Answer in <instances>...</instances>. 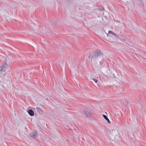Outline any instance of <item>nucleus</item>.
I'll return each instance as SVG.
<instances>
[{"label":"nucleus","mask_w":146,"mask_h":146,"mask_svg":"<svg viewBox=\"0 0 146 146\" xmlns=\"http://www.w3.org/2000/svg\"><path fill=\"white\" fill-rule=\"evenodd\" d=\"M94 56H92L91 58V61L92 62L93 60L94 61H96L98 58L100 57L101 55H102V53L101 51L98 49L97 50L94 52Z\"/></svg>","instance_id":"1"},{"label":"nucleus","mask_w":146,"mask_h":146,"mask_svg":"<svg viewBox=\"0 0 146 146\" xmlns=\"http://www.w3.org/2000/svg\"><path fill=\"white\" fill-rule=\"evenodd\" d=\"M0 68H1L0 70V74H2L3 72H5L6 70L8 68V65L6 62H3L0 66Z\"/></svg>","instance_id":"2"},{"label":"nucleus","mask_w":146,"mask_h":146,"mask_svg":"<svg viewBox=\"0 0 146 146\" xmlns=\"http://www.w3.org/2000/svg\"><path fill=\"white\" fill-rule=\"evenodd\" d=\"M38 133L36 131H34L31 133L29 136L33 138H35L37 137Z\"/></svg>","instance_id":"3"},{"label":"nucleus","mask_w":146,"mask_h":146,"mask_svg":"<svg viewBox=\"0 0 146 146\" xmlns=\"http://www.w3.org/2000/svg\"><path fill=\"white\" fill-rule=\"evenodd\" d=\"M84 114L86 117H90L92 115V112L90 111H84Z\"/></svg>","instance_id":"4"},{"label":"nucleus","mask_w":146,"mask_h":146,"mask_svg":"<svg viewBox=\"0 0 146 146\" xmlns=\"http://www.w3.org/2000/svg\"><path fill=\"white\" fill-rule=\"evenodd\" d=\"M107 73H108V75L111 78L115 77L114 74H113L112 72H111L110 70H107Z\"/></svg>","instance_id":"5"},{"label":"nucleus","mask_w":146,"mask_h":146,"mask_svg":"<svg viewBox=\"0 0 146 146\" xmlns=\"http://www.w3.org/2000/svg\"><path fill=\"white\" fill-rule=\"evenodd\" d=\"M27 111L29 114L31 116H32L34 115V112L32 110H29Z\"/></svg>","instance_id":"6"},{"label":"nucleus","mask_w":146,"mask_h":146,"mask_svg":"<svg viewBox=\"0 0 146 146\" xmlns=\"http://www.w3.org/2000/svg\"><path fill=\"white\" fill-rule=\"evenodd\" d=\"M103 117L104 118V119L107 121H108V123H109L110 124V120H109L108 118V117H107V116L106 115H103Z\"/></svg>","instance_id":"7"},{"label":"nucleus","mask_w":146,"mask_h":146,"mask_svg":"<svg viewBox=\"0 0 146 146\" xmlns=\"http://www.w3.org/2000/svg\"><path fill=\"white\" fill-rule=\"evenodd\" d=\"M36 109L40 113H42V110L39 108L38 107H37L36 108Z\"/></svg>","instance_id":"8"},{"label":"nucleus","mask_w":146,"mask_h":146,"mask_svg":"<svg viewBox=\"0 0 146 146\" xmlns=\"http://www.w3.org/2000/svg\"><path fill=\"white\" fill-rule=\"evenodd\" d=\"M120 40L122 42H125V39H123V38H121L120 39Z\"/></svg>","instance_id":"9"},{"label":"nucleus","mask_w":146,"mask_h":146,"mask_svg":"<svg viewBox=\"0 0 146 146\" xmlns=\"http://www.w3.org/2000/svg\"><path fill=\"white\" fill-rule=\"evenodd\" d=\"M92 79L96 82V83H97L98 82V80L97 79H95V78H93Z\"/></svg>","instance_id":"10"},{"label":"nucleus","mask_w":146,"mask_h":146,"mask_svg":"<svg viewBox=\"0 0 146 146\" xmlns=\"http://www.w3.org/2000/svg\"><path fill=\"white\" fill-rule=\"evenodd\" d=\"M112 35L114 36H118V37H119V36H118L116 34H115L114 32L113 33Z\"/></svg>","instance_id":"11"},{"label":"nucleus","mask_w":146,"mask_h":146,"mask_svg":"<svg viewBox=\"0 0 146 146\" xmlns=\"http://www.w3.org/2000/svg\"><path fill=\"white\" fill-rule=\"evenodd\" d=\"M99 9L102 10H104V8L102 6L100 7Z\"/></svg>","instance_id":"12"},{"label":"nucleus","mask_w":146,"mask_h":146,"mask_svg":"<svg viewBox=\"0 0 146 146\" xmlns=\"http://www.w3.org/2000/svg\"><path fill=\"white\" fill-rule=\"evenodd\" d=\"M142 0H139V4L141 3V5H142L141 4H142V5H143V3H142Z\"/></svg>","instance_id":"13"},{"label":"nucleus","mask_w":146,"mask_h":146,"mask_svg":"<svg viewBox=\"0 0 146 146\" xmlns=\"http://www.w3.org/2000/svg\"><path fill=\"white\" fill-rule=\"evenodd\" d=\"M113 32L112 31H109V33L111 35H112L113 34Z\"/></svg>","instance_id":"14"},{"label":"nucleus","mask_w":146,"mask_h":146,"mask_svg":"<svg viewBox=\"0 0 146 146\" xmlns=\"http://www.w3.org/2000/svg\"><path fill=\"white\" fill-rule=\"evenodd\" d=\"M90 56H91V55H90V54L89 55V58H90Z\"/></svg>","instance_id":"15"},{"label":"nucleus","mask_w":146,"mask_h":146,"mask_svg":"<svg viewBox=\"0 0 146 146\" xmlns=\"http://www.w3.org/2000/svg\"><path fill=\"white\" fill-rule=\"evenodd\" d=\"M125 105L126 106V107H127V105Z\"/></svg>","instance_id":"16"}]
</instances>
